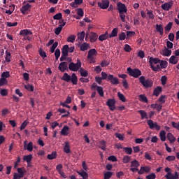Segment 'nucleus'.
I'll list each match as a JSON object with an SVG mask.
<instances>
[{"instance_id":"nucleus-55","label":"nucleus","mask_w":179,"mask_h":179,"mask_svg":"<svg viewBox=\"0 0 179 179\" xmlns=\"http://www.w3.org/2000/svg\"><path fill=\"white\" fill-rule=\"evenodd\" d=\"M5 85H8V80L6 78H0V87L5 86Z\"/></svg>"},{"instance_id":"nucleus-41","label":"nucleus","mask_w":179,"mask_h":179,"mask_svg":"<svg viewBox=\"0 0 179 179\" xmlns=\"http://www.w3.org/2000/svg\"><path fill=\"white\" fill-rule=\"evenodd\" d=\"M139 100L143 103H148V97L145 94H140L139 95Z\"/></svg>"},{"instance_id":"nucleus-29","label":"nucleus","mask_w":179,"mask_h":179,"mask_svg":"<svg viewBox=\"0 0 179 179\" xmlns=\"http://www.w3.org/2000/svg\"><path fill=\"white\" fill-rule=\"evenodd\" d=\"M97 34L94 33V32H92L90 36V40L91 43H94L96 41V40H97Z\"/></svg>"},{"instance_id":"nucleus-53","label":"nucleus","mask_w":179,"mask_h":179,"mask_svg":"<svg viewBox=\"0 0 179 179\" xmlns=\"http://www.w3.org/2000/svg\"><path fill=\"white\" fill-rule=\"evenodd\" d=\"M25 149H27V150H28L29 152H32L33 151V142H29L27 145Z\"/></svg>"},{"instance_id":"nucleus-27","label":"nucleus","mask_w":179,"mask_h":179,"mask_svg":"<svg viewBox=\"0 0 179 179\" xmlns=\"http://www.w3.org/2000/svg\"><path fill=\"white\" fill-rule=\"evenodd\" d=\"M166 138L169 141L170 143H174L176 142V137L171 133H168Z\"/></svg>"},{"instance_id":"nucleus-13","label":"nucleus","mask_w":179,"mask_h":179,"mask_svg":"<svg viewBox=\"0 0 179 179\" xmlns=\"http://www.w3.org/2000/svg\"><path fill=\"white\" fill-rule=\"evenodd\" d=\"M117 10L119 13L125 12V13H127L128 9L127 8V6H125V4L119 2L117 3Z\"/></svg>"},{"instance_id":"nucleus-22","label":"nucleus","mask_w":179,"mask_h":179,"mask_svg":"<svg viewBox=\"0 0 179 179\" xmlns=\"http://www.w3.org/2000/svg\"><path fill=\"white\" fill-rule=\"evenodd\" d=\"M97 54V50L96 49H90L88 51L87 58L88 59H93V55H96Z\"/></svg>"},{"instance_id":"nucleus-18","label":"nucleus","mask_w":179,"mask_h":179,"mask_svg":"<svg viewBox=\"0 0 179 179\" xmlns=\"http://www.w3.org/2000/svg\"><path fill=\"white\" fill-rule=\"evenodd\" d=\"M161 54L163 57H170V55H171V50L165 47L164 49L162 50Z\"/></svg>"},{"instance_id":"nucleus-51","label":"nucleus","mask_w":179,"mask_h":179,"mask_svg":"<svg viewBox=\"0 0 179 179\" xmlns=\"http://www.w3.org/2000/svg\"><path fill=\"white\" fill-rule=\"evenodd\" d=\"M39 55L44 59V58H47V53L43 49L40 48L38 50Z\"/></svg>"},{"instance_id":"nucleus-25","label":"nucleus","mask_w":179,"mask_h":179,"mask_svg":"<svg viewBox=\"0 0 179 179\" xmlns=\"http://www.w3.org/2000/svg\"><path fill=\"white\" fill-rule=\"evenodd\" d=\"M64 153H66L67 155L69 153H71V145H69V142L66 141L65 145L64 147Z\"/></svg>"},{"instance_id":"nucleus-64","label":"nucleus","mask_w":179,"mask_h":179,"mask_svg":"<svg viewBox=\"0 0 179 179\" xmlns=\"http://www.w3.org/2000/svg\"><path fill=\"white\" fill-rule=\"evenodd\" d=\"M146 179H155L156 178V174L155 173H151L150 175H148L145 177Z\"/></svg>"},{"instance_id":"nucleus-23","label":"nucleus","mask_w":179,"mask_h":179,"mask_svg":"<svg viewBox=\"0 0 179 179\" xmlns=\"http://www.w3.org/2000/svg\"><path fill=\"white\" fill-rule=\"evenodd\" d=\"M163 89L160 86H157L153 91V96H155L156 97H159V94L162 93Z\"/></svg>"},{"instance_id":"nucleus-54","label":"nucleus","mask_w":179,"mask_h":179,"mask_svg":"<svg viewBox=\"0 0 179 179\" xmlns=\"http://www.w3.org/2000/svg\"><path fill=\"white\" fill-rule=\"evenodd\" d=\"M54 20H61L62 19V13H59L53 16Z\"/></svg>"},{"instance_id":"nucleus-9","label":"nucleus","mask_w":179,"mask_h":179,"mask_svg":"<svg viewBox=\"0 0 179 179\" xmlns=\"http://www.w3.org/2000/svg\"><path fill=\"white\" fill-rule=\"evenodd\" d=\"M30 8H31V5L30 3H27L26 5H24L20 8L21 13H22V15H27V13L30 12Z\"/></svg>"},{"instance_id":"nucleus-38","label":"nucleus","mask_w":179,"mask_h":179,"mask_svg":"<svg viewBox=\"0 0 179 179\" xmlns=\"http://www.w3.org/2000/svg\"><path fill=\"white\" fill-rule=\"evenodd\" d=\"M139 166H141V164H139V162H138V160L134 159L133 161H131V167H134L138 169Z\"/></svg>"},{"instance_id":"nucleus-6","label":"nucleus","mask_w":179,"mask_h":179,"mask_svg":"<svg viewBox=\"0 0 179 179\" xmlns=\"http://www.w3.org/2000/svg\"><path fill=\"white\" fill-rule=\"evenodd\" d=\"M108 82H110L111 85H120V80L117 77H114L113 74H108Z\"/></svg>"},{"instance_id":"nucleus-2","label":"nucleus","mask_w":179,"mask_h":179,"mask_svg":"<svg viewBox=\"0 0 179 179\" xmlns=\"http://www.w3.org/2000/svg\"><path fill=\"white\" fill-rule=\"evenodd\" d=\"M139 82L145 89L153 87V80H152L150 78L146 79L145 76H141L139 78Z\"/></svg>"},{"instance_id":"nucleus-62","label":"nucleus","mask_w":179,"mask_h":179,"mask_svg":"<svg viewBox=\"0 0 179 179\" xmlns=\"http://www.w3.org/2000/svg\"><path fill=\"white\" fill-rule=\"evenodd\" d=\"M6 57L5 59L6 61V62H10V52H6Z\"/></svg>"},{"instance_id":"nucleus-32","label":"nucleus","mask_w":179,"mask_h":179,"mask_svg":"<svg viewBox=\"0 0 179 179\" xmlns=\"http://www.w3.org/2000/svg\"><path fill=\"white\" fill-rule=\"evenodd\" d=\"M108 38V32L106 31L105 34H101L99 37V41H104V40H107Z\"/></svg>"},{"instance_id":"nucleus-28","label":"nucleus","mask_w":179,"mask_h":179,"mask_svg":"<svg viewBox=\"0 0 179 179\" xmlns=\"http://www.w3.org/2000/svg\"><path fill=\"white\" fill-rule=\"evenodd\" d=\"M31 159H33V155H24L23 157V161L27 162V164L29 163H31Z\"/></svg>"},{"instance_id":"nucleus-14","label":"nucleus","mask_w":179,"mask_h":179,"mask_svg":"<svg viewBox=\"0 0 179 179\" xmlns=\"http://www.w3.org/2000/svg\"><path fill=\"white\" fill-rule=\"evenodd\" d=\"M172 6H173V2L170 1V2L164 3V4H162L161 6V8L162 9H163V10H170Z\"/></svg>"},{"instance_id":"nucleus-39","label":"nucleus","mask_w":179,"mask_h":179,"mask_svg":"<svg viewBox=\"0 0 179 179\" xmlns=\"http://www.w3.org/2000/svg\"><path fill=\"white\" fill-rule=\"evenodd\" d=\"M80 73L83 78H87V75H89L87 71L84 70L83 68H80Z\"/></svg>"},{"instance_id":"nucleus-33","label":"nucleus","mask_w":179,"mask_h":179,"mask_svg":"<svg viewBox=\"0 0 179 179\" xmlns=\"http://www.w3.org/2000/svg\"><path fill=\"white\" fill-rule=\"evenodd\" d=\"M17 171L18 175L21 176V177H24V173H26L24 167L17 168Z\"/></svg>"},{"instance_id":"nucleus-8","label":"nucleus","mask_w":179,"mask_h":179,"mask_svg":"<svg viewBox=\"0 0 179 179\" xmlns=\"http://www.w3.org/2000/svg\"><path fill=\"white\" fill-rule=\"evenodd\" d=\"M115 99H108L106 106L109 107V110H110V111H114V110H115Z\"/></svg>"},{"instance_id":"nucleus-56","label":"nucleus","mask_w":179,"mask_h":179,"mask_svg":"<svg viewBox=\"0 0 179 179\" xmlns=\"http://www.w3.org/2000/svg\"><path fill=\"white\" fill-rule=\"evenodd\" d=\"M123 150L127 153V155H132V148L128 147H124Z\"/></svg>"},{"instance_id":"nucleus-52","label":"nucleus","mask_w":179,"mask_h":179,"mask_svg":"<svg viewBox=\"0 0 179 179\" xmlns=\"http://www.w3.org/2000/svg\"><path fill=\"white\" fill-rule=\"evenodd\" d=\"M101 78H102V80H107L108 82V74H107V73L101 72Z\"/></svg>"},{"instance_id":"nucleus-48","label":"nucleus","mask_w":179,"mask_h":179,"mask_svg":"<svg viewBox=\"0 0 179 179\" xmlns=\"http://www.w3.org/2000/svg\"><path fill=\"white\" fill-rule=\"evenodd\" d=\"M117 96L119 97L120 100H121V101H122L123 103H125V101H127L125 96H124V94H122L121 92H117Z\"/></svg>"},{"instance_id":"nucleus-42","label":"nucleus","mask_w":179,"mask_h":179,"mask_svg":"<svg viewBox=\"0 0 179 179\" xmlns=\"http://www.w3.org/2000/svg\"><path fill=\"white\" fill-rule=\"evenodd\" d=\"M8 94H9V91L7 89H1L0 90L1 96H3V97L8 96Z\"/></svg>"},{"instance_id":"nucleus-43","label":"nucleus","mask_w":179,"mask_h":179,"mask_svg":"<svg viewBox=\"0 0 179 179\" xmlns=\"http://www.w3.org/2000/svg\"><path fill=\"white\" fill-rule=\"evenodd\" d=\"M58 47V42H55L50 47V52L51 54H54L55 52V48Z\"/></svg>"},{"instance_id":"nucleus-49","label":"nucleus","mask_w":179,"mask_h":179,"mask_svg":"<svg viewBox=\"0 0 179 179\" xmlns=\"http://www.w3.org/2000/svg\"><path fill=\"white\" fill-rule=\"evenodd\" d=\"M24 88L29 92H34V87L30 84L24 85Z\"/></svg>"},{"instance_id":"nucleus-36","label":"nucleus","mask_w":179,"mask_h":179,"mask_svg":"<svg viewBox=\"0 0 179 179\" xmlns=\"http://www.w3.org/2000/svg\"><path fill=\"white\" fill-rule=\"evenodd\" d=\"M171 27H173V22H169L165 27L166 34H167L171 30Z\"/></svg>"},{"instance_id":"nucleus-46","label":"nucleus","mask_w":179,"mask_h":179,"mask_svg":"<svg viewBox=\"0 0 179 179\" xmlns=\"http://www.w3.org/2000/svg\"><path fill=\"white\" fill-rule=\"evenodd\" d=\"M75 40H76V36L71 35L67 38L68 43H75Z\"/></svg>"},{"instance_id":"nucleus-31","label":"nucleus","mask_w":179,"mask_h":179,"mask_svg":"<svg viewBox=\"0 0 179 179\" xmlns=\"http://www.w3.org/2000/svg\"><path fill=\"white\" fill-rule=\"evenodd\" d=\"M138 113L141 116L142 120H145V118L148 120V113L145 110H138Z\"/></svg>"},{"instance_id":"nucleus-24","label":"nucleus","mask_w":179,"mask_h":179,"mask_svg":"<svg viewBox=\"0 0 179 179\" xmlns=\"http://www.w3.org/2000/svg\"><path fill=\"white\" fill-rule=\"evenodd\" d=\"M149 64L150 66L153 65V64H160V59L159 58H154L153 57H150Z\"/></svg>"},{"instance_id":"nucleus-37","label":"nucleus","mask_w":179,"mask_h":179,"mask_svg":"<svg viewBox=\"0 0 179 179\" xmlns=\"http://www.w3.org/2000/svg\"><path fill=\"white\" fill-rule=\"evenodd\" d=\"M57 157V152H52L51 154L48 155L47 158L48 160H54Z\"/></svg>"},{"instance_id":"nucleus-59","label":"nucleus","mask_w":179,"mask_h":179,"mask_svg":"<svg viewBox=\"0 0 179 179\" xmlns=\"http://www.w3.org/2000/svg\"><path fill=\"white\" fill-rule=\"evenodd\" d=\"M167 61H162L161 62H160V66H161V68H162V69H166V68H167Z\"/></svg>"},{"instance_id":"nucleus-20","label":"nucleus","mask_w":179,"mask_h":179,"mask_svg":"<svg viewBox=\"0 0 179 179\" xmlns=\"http://www.w3.org/2000/svg\"><path fill=\"white\" fill-rule=\"evenodd\" d=\"M155 29L158 33H159L160 36H163L164 34V29L163 28V25L157 24L155 25Z\"/></svg>"},{"instance_id":"nucleus-60","label":"nucleus","mask_w":179,"mask_h":179,"mask_svg":"<svg viewBox=\"0 0 179 179\" xmlns=\"http://www.w3.org/2000/svg\"><path fill=\"white\" fill-rule=\"evenodd\" d=\"M166 160H167V162H174V160H176V156L169 155L166 157Z\"/></svg>"},{"instance_id":"nucleus-17","label":"nucleus","mask_w":179,"mask_h":179,"mask_svg":"<svg viewBox=\"0 0 179 179\" xmlns=\"http://www.w3.org/2000/svg\"><path fill=\"white\" fill-rule=\"evenodd\" d=\"M68 50H69V45H64L62 48V55L63 57H68V54L69 53Z\"/></svg>"},{"instance_id":"nucleus-12","label":"nucleus","mask_w":179,"mask_h":179,"mask_svg":"<svg viewBox=\"0 0 179 179\" xmlns=\"http://www.w3.org/2000/svg\"><path fill=\"white\" fill-rule=\"evenodd\" d=\"M60 72H65V71H68V62H62L59 64L58 67Z\"/></svg>"},{"instance_id":"nucleus-35","label":"nucleus","mask_w":179,"mask_h":179,"mask_svg":"<svg viewBox=\"0 0 179 179\" xmlns=\"http://www.w3.org/2000/svg\"><path fill=\"white\" fill-rule=\"evenodd\" d=\"M118 34V29L115 28L112 30L111 34L109 35L110 38L113 37H117V35Z\"/></svg>"},{"instance_id":"nucleus-1","label":"nucleus","mask_w":179,"mask_h":179,"mask_svg":"<svg viewBox=\"0 0 179 179\" xmlns=\"http://www.w3.org/2000/svg\"><path fill=\"white\" fill-rule=\"evenodd\" d=\"M62 80L67 83L71 81L73 85H78V76H76L75 73H73L71 76H70L68 73H64Z\"/></svg>"},{"instance_id":"nucleus-11","label":"nucleus","mask_w":179,"mask_h":179,"mask_svg":"<svg viewBox=\"0 0 179 179\" xmlns=\"http://www.w3.org/2000/svg\"><path fill=\"white\" fill-rule=\"evenodd\" d=\"M98 6L101 9H107L110 6V1L108 0H103L102 2H98Z\"/></svg>"},{"instance_id":"nucleus-21","label":"nucleus","mask_w":179,"mask_h":179,"mask_svg":"<svg viewBox=\"0 0 179 179\" xmlns=\"http://www.w3.org/2000/svg\"><path fill=\"white\" fill-rule=\"evenodd\" d=\"M78 47L80 48V50L81 51H87L90 48L89 43H83V44L80 45Z\"/></svg>"},{"instance_id":"nucleus-63","label":"nucleus","mask_w":179,"mask_h":179,"mask_svg":"<svg viewBox=\"0 0 179 179\" xmlns=\"http://www.w3.org/2000/svg\"><path fill=\"white\" fill-rule=\"evenodd\" d=\"M171 125L173 128H176V129H178V131H179V122L178 123L176 122H172Z\"/></svg>"},{"instance_id":"nucleus-57","label":"nucleus","mask_w":179,"mask_h":179,"mask_svg":"<svg viewBox=\"0 0 179 179\" xmlns=\"http://www.w3.org/2000/svg\"><path fill=\"white\" fill-rule=\"evenodd\" d=\"M113 176V172L107 171L104 173V178L103 179H110Z\"/></svg>"},{"instance_id":"nucleus-50","label":"nucleus","mask_w":179,"mask_h":179,"mask_svg":"<svg viewBox=\"0 0 179 179\" xmlns=\"http://www.w3.org/2000/svg\"><path fill=\"white\" fill-rule=\"evenodd\" d=\"M55 56L56 61H58L59 57H61V50L59 49H56L55 52Z\"/></svg>"},{"instance_id":"nucleus-34","label":"nucleus","mask_w":179,"mask_h":179,"mask_svg":"<svg viewBox=\"0 0 179 179\" xmlns=\"http://www.w3.org/2000/svg\"><path fill=\"white\" fill-rule=\"evenodd\" d=\"M159 137L162 142H166V131H161L159 133Z\"/></svg>"},{"instance_id":"nucleus-5","label":"nucleus","mask_w":179,"mask_h":179,"mask_svg":"<svg viewBox=\"0 0 179 179\" xmlns=\"http://www.w3.org/2000/svg\"><path fill=\"white\" fill-rule=\"evenodd\" d=\"M31 34H33V32H31L29 29H22L20 32V36H24L23 40H28L29 41H30V40H31V38H30V36H29V35H31Z\"/></svg>"},{"instance_id":"nucleus-40","label":"nucleus","mask_w":179,"mask_h":179,"mask_svg":"<svg viewBox=\"0 0 179 179\" xmlns=\"http://www.w3.org/2000/svg\"><path fill=\"white\" fill-rule=\"evenodd\" d=\"M85 31H83L80 33L78 34V39L80 40V41H83L85 40Z\"/></svg>"},{"instance_id":"nucleus-4","label":"nucleus","mask_w":179,"mask_h":179,"mask_svg":"<svg viewBox=\"0 0 179 179\" xmlns=\"http://www.w3.org/2000/svg\"><path fill=\"white\" fill-rule=\"evenodd\" d=\"M82 67V62H80V59H78L76 64L73 62H70L69 64V69L72 72H78L79 69Z\"/></svg>"},{"instance_id":"nucleus-3","label":"nucleus","mask_w":179,"mask_h":179,"mask_svg":"<svg viewBox=\"0 0 179 179\" xmlns=\"http://www.w3.org/2000/svg\"><path fill=\"white\" fill-rule=\"evenodd\" d=\"M127 71L129 76H132L136 79H138V78H139L141 75H142V71H141V70H139L138 69H132L131 67H129L127 68Z\"/></svg>"},{"instance_id":"nucleus-26","label":"nucleus","mask_w":179,"mask_h":179,"mask_svg":"<svg viewBox=\"0 0 179 179\" xmlns=\"http://www.w3.org/2000/svg\"><path fill=\"white\" fill-rule=\"evenodd\" d=\"M107 147V142L104 140H101L99 141V148L101 149V150H106V148Z\"/></svg>"},{"instance_id":"nucleus-47","label":"nucleus","mask_w":179,"mask_h":179,"mask_svg":"<svg viewBox=\"0 0 179 179\" xmlns=\"http://www.w3.org/2000/svg\"><path fill=\"white\" fill-rule=\"evenodd\" d=\"M120 14V17L121 19V21L123 22V23H125V17H127V13L122 12V13H119Z\"/></svg>"},{"instance_id":"nucleus-30","label":"nucleus","mask_w":179,"mask_h":179,"mask_svg":"<svg viewBox=\"0 0 179 179\" xmlns=\"http://www.w3.org/2000/svg\"><path fill=\"white\" fill-rule=\"evenodd\" d=\"M169 62H170V64H172V65H176L178 62V59H177V57H176V56L172 55L169 59Z\"/></svg>"},{"instance_id":"nucleus-45","label":"nucleus","mask_w":179,"mask_h":179,"mask_svg":"<svg viewBox=\"0 0 179 179\" xmlns=\"http://www.w3.org/2000/svg\"><path fill=\"white\" fill-rule=\"evenodd\" d=\"M122 162L124 164H127L131 162V156L126 155L123 157Z\"/></svg>"},{"instance_id":"nucleus-61","label":"nucleus","mask_w":179,"mask_h":179,"mask_svg":"<svg viewBox=\"0 0 179 179\" xmlns=\"http://www.w3.org/2000/svg\"><path fill=\"white\" fill-rule=\"evenodd\" d=\"M126 37L127 35L125 34V32H122L120 34H119V40H120V41L125 40Z\"/></svg>"},{"instance_id":"nucleus-58","label":"nucleus","mask_w":179,"mask_h":179,"mask_svg":"<svg viewBox=\"0 0 179 179\" xmlns=\"http://www.w3.org/2000/svg\"><path fill=\"white\" fill-rule=\"evenodd\" d=\"M10 74L9 73V71L3 72L1 74V78L3 79H7V78H10Z\"/></svg>"},{"instance_id":"nucleus-15","label":"nucleus","mask_w":179,"mask_h":179,"mask_svg":"<svg viewBox=\"0 0 179 179\" xmlns=\"http://www.w3.org/2000/svg\"><path fill=\"white\" fill-rule=\"evenodd\" d=\"M150 167L149 166H141L140 170L138 172V174L142 175L145 174V173H150Z\"/></svg>"},{"instance_id":"nucleus-7","label":"nucleus","mask_w":179,"mask_h":179,"mask_svg":"<svg viewBox=\"0 0 179 179\" xmlns=\"http://www.w3.org/2000/svg\"><path fill=\"white\" fill-rule=\"evenodd\" d=\"M148 125L149 126V127L150 128V129H155L157 131H160L161 127L159 124H157V122H153V120H148Z\"/></svg>"},{"instance_id":"nucleus-16","label":"nucleus","mask_w":179,"mask_h":179,"mask_svg":"<svg viewBox=\"0 0 179 179\" xmlns=\"http://www.w3.org/2000/svg\"><path fill=\"white\" fill-rule=\"evenodd\" d=\"M61 135L68 136V135H69V127L67 125L64 126L61 130Z\"/></svg>"},{"instance_id":"nucleus-19","label":"nucleus","mask_w":179,"mask_h":179,"mask_svg":"<svg viewBox=\"0 0 179 179\" xmlns=\"http://www.w3.org/2000/svg\"><path fill=\"white\" fill-rule=\"evenodd\" d=\"M165 178L166 179H178V173L175 172V174L173 175L171 173H168L166 176Z\"/></svg>"},{"instance_id":"nucleus-44","label":"nucleus","mask_w":179,"mask_h":179,"mask_svg":"<svg viewBox=\"0 0 179 179\" xmlns=\"http://www.w3.org/2000/svg\"><path fill=\"white\" fill-rule=\"evenodd\" d=\"M96 90L101 97H104V91L103 90V87H97Z\"/></svg>"},{"instance_id":"nucleus-10","label":"nucleus","mask_w":179,"mask_h":179,"mask_svg":"<svg viewBox=\"0 0 179 179\" xmlns=\"http://www.w3.org/2000/svg\"><path fill=\"white\" fill-rule=\"evenodd\" d=\"M63 23L62 24H59L58 27H57L55 30V34H56V36H59V34L61 33V31H62V28L64 27V26H65V24H66V22H64V20H60L59 22V23Z\"/></svg>"}]
</instances>
